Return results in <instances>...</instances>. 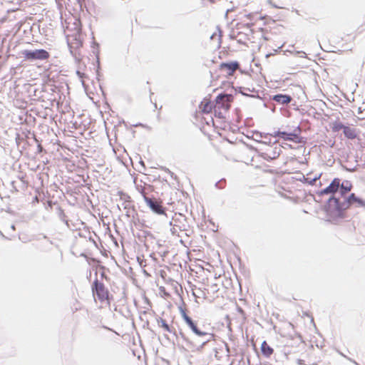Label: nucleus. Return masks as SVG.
<instances>
[{"label": "nucleus", "mask_w": 365, "mask_h": 365, "mask_svg": "<svg viewBox=\"0 0 365 365\" xmlns=\"http://www.w3.org/2000/svg\"><path fill=\"white\" fill-rule=\"evenodd\" d=\"M199 110L201 113L208 114L214 112V104L211 100L207 98H205L199 105Z\"/></svg>", "instance_id": "1a4fd4ad"}, {"label": "nucleus", "mask_w": 365, "mask_h": 365, "mask_svg": "<svg viewBox=\"0 0 365 365\" xmlns=\"http://www.w3.org/2000/svg\"><path fill=\"white\" fill-rule=\"evenodd\" d=\"M180 314L185 322L187 323V324L190 327V328L192 330L194 333H195L198 336H204L205 335V332H202L200 331L195 324L192 322L191 318L187 316L186 311L185 309L180 308Z\"/></svg>", "instance_id": "0eeeda50"}, {"label": "nucleus", "mask_w": 365, "mask_h": 365, "mask_svg": "<svg viewBox=\"0 0 365 365\" xmlns=\"http://www.w3.org/2000/svg\"><path fill=\"white\" fill-rule=\"evenodd\" d=\"M273 101L275 102L284 105L288 104L291 102L292 98L289 95H284V94H277L273 96L272 98Z\"/></svg>", "instance_id": "9b49d317"}, {"label": "nucleus", "mask_w": 365, "mask_h": 365, "mask_svg": "<svg viewBox=\"0 0 365 365\" xmlns=\"http://www.w3.org/2000/svg\"><path fill=\"white\" fill-rule=\"evenodd\" d=\"M91 289L94 300L96 302L99 301L101 304V308L103 307V305L110 307L113 297L103 282L96 279L91 285Z\"/></svg>", "instance_id": "f257e3e1"}, {"label": "nucleus", "mask_w": 365, "mask_h": 365, "mask_svg": "<svg viewBox=\"0 0 365 365\" xmlns=\"http://www.w3.org/2000/svg\"><path fill=\"white\" fill-rule=\"evenodd\" d=\"M240 66L237 61L222 63L219 66V71L224 76L229 78L232 76L237 70L240 69Z\"/></svg>", "instance_id": "20e7f679"}, {"label": "nucleus", "mask_w": 365, "mask_h": 365, "mask_svg": "<svg viewBox=\"0 0 365 365\" xmlns=\"http://www.w3.org/2000/svg\"><path fill=\"white\" fill-rule=\"evenodd\" d=\"M286 346H294V344H290V345H289V344H288L287 343V344H286Z\"/></svg>", "instance_id": "aec40b11"}, {"label": "nucleus", "mask_w": 365, "mask_h": 365, "mask_svg": "<svg viewBox=\"0 0 365 365\" xmlns=\"http://www.w3.org/2000/svg\"><path fill=\"white\" fill-rule=\"evenodd\" d=\"M21 55L24 61H46L50 58V53L45 49L28 50L25 49L21 51Z\"/></svg>", "instance_id": "7ed1b4c3"}, {"label": "nucleus", "mask_w": 365, "mask_h": 365, "mask_svg": "<svg viewBox=\"0 0 365 365\" xmlns=\"http://www.w3.org/2000/svg\"><path fill=\"white\" fill-rule=\"evenodd\" d=\"M119 194H120V196L121 199H123L125 201H130V197L129 195H128L127 194L123 193L121 192H119Z\"/></svg>", "instance_id": "6ab92c4d"}, {"label": "nucleus", "mask_w": 365, "mask_h": 365, "mask_svg": "<svg viewBox=\"0 0 365 365\" xmlns=\"http://www.w3.org/2000/svg\"><path fill=\"white\" fill-rule=\"evenodd\" d=\"M234 97L231 94H220L215 101L214 113L215 117L222 118L225 114L230 110Z\"/></svg>", "instance_id": "f03ea898"}, {"label": "nucleus", "mask_w": 365, "mask_h": 365, "mask_svg": "<svg viewBox=\"0 0 365 365\" xmlns=\"http://www.w3.org/2000/svg\"><path fill=\"white\" fill-rule=\"evenodd\" d=\"M261 352L264 357L269 358L274 353V349L264 341L261 345Z\"/></svg>", "instance_id": "f8f14e48"}, {"label": "nucleus", "mask_w": 365, "mask_h": 365, "mask_svg": "<svg viewBox=\"0 0 365 365\" xmlns=\"http://www.w3.org/2000/svg\"><path fill=\"white\" fill-rule=\"evenodd\" d=\"M344 126L345 125L341 122L336 120L331 123V129L332 132L337 133L341 130H343Z\"/></svg>", "instance_id": "2eb2a0df"}, {"label": "nucleus", "mask_w": 365, "mask_h": 365, "mask_svg": "<svg viewBox=\"0 0 365 365\" xmlns=\"http://www.w3.org/2000/svg\"><path fill=\"white\" fill-rule=\"evenodd\" d=\"M346 201L349 205L357 204L359 206H361V207L365 206V201L364 200L356 197L354 193L351 194L348 197Z\"/></svg>", "instance_id": "ddd939ff"}, {"label": "nucleus", "mask_w": 365, "mask_h": 365, "mask_svg": "<svg viewBox=\"0 0 365 365\" xmlns=\"http://www.w3.org/2000/svg\"><path fill=\"white\" fill-rule=\"evenodd\" d=\"M340 182L339 178H334L329 186L321 190L320 195L334 194L339 189Z\"/></svg>", "instance_id": "6e6552de"}, {"label": "nucleus", "mask_w": 365, "mask_h": 365, "mask_svg": "<svg viewBox=\"0 0 365 365\" xmlns=\"http://www.w3.org/2000/svg\"><path fill=\"white\" fill-rule=\"evenodd\" d=\"M144 200L147 205L155 212L159 215L164 214V209L162 205V202L158 201L154 198H150L144 195Z\"/></svg>", "instance_id": "423d86ee"}, {"label": "nucleus", "mask_w": 365, "mask_h": 365, "mask_svg": "<svg viewBox=\"0 0 365 365\" xmlns=\"http://www.w3.org/2000/svg\"><path fill=\"white\" fill-rule=\"evenodd\" d=\"M268 1L270 4L276 8H284V3L282 0H268Z\"/></svg>", "instance_id": "dca6fc26"}, {"label": "nucleus", "mask_w": 365, "mask_h": 365, "mask_svg": "<svg viewBox=\"0 0 365 365\" xmlns=\"http://www.w3.org/2000/svg\"><path fill=\"white\" fill-rule=\"evenodd\" d=\"M343 133L347 139L354 140L358 137L359 131L353 127L345 125L343 130Z\"/></svg>", "instance_id": "9d476101"}, {"label": "nucleus", "mask_w": 365, "mask_h": 365, "mask_svg": "<svg viewBox=\"0 0 365 365\" xmlns=\"http://www.w3.org/2000/svg\"><path fill=\"white\" fill-rule=\"evenodd\" d=\"M158 324L163 328L165 331L170 332V329L166 321L163 319H160L158 321Z\"/></svg>", "instance_id": "a211bd4d"}, {"label": "nucleus", "mask_w": 365, "mask_h": 365, "mask_svg": "<svg viewBox=\"0 0 365 365\" xmlns=\"http://www.w3.org/2000/svg\"><path fill=\"white\" fill-rule=\"evenodd\" d=\"M334 205L336 210L340 208L339 200L334 197H331L329 199V205Z\"/></svg>", "instance_id": "f3484780"}, {"label": "nucleus", "mask_w": 365, "mask_h": 365, "mask_svg": "<svg viewBox=\"0 0 365 365\" xmlns=\"http://www.w3.org/2000/svg\"><path fill=\"white\" fill-rule=\"evenodd\" d=\"M352 184L349 181L345 182H340L339 192L342 197L345 196L352 189Z\"/></svg>", "instance_id": "4468645a"}, {"label": "nucleus", "mask_w": 365, "mask_h": 365, "mask_svg": "<svg viewBox=\"0 0 365 365\" xmlns=\"http://www.w3.org/2000/svg\"><path fill=\"white\" fill-rule=\"evenodd\" d=\"M271 135L276 138H278L284 140H289L296 143L301 142L299 135L294 133H287L285 131L278 130L275 131L273 134H271Z\"/></svg>", "instance_id": "39448f33"}]
</instances>
